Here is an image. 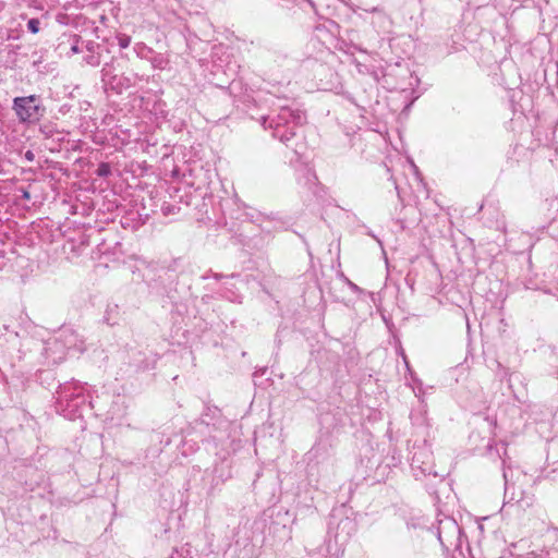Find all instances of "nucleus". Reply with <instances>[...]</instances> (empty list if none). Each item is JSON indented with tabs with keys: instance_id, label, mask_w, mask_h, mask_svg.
I'll list each match as a JSON object with an SVG mask.
<instances>
[{
	"instance_id": "1",
	"label": "nucleus",
	"mask_w": 558,
	"mask_h": 558,
	"mask_svg": "<svg viewBox=\"0 0 558 558\" xmlns=\"http://www.w3.org/2000/svg\"><path fill=\"white\" fill-rule=\"evenodd\" d=\"M252 119L257 120L265 130L270 131L274 138L294 153H299L295 140L299 130L305 123V112L289 106H280L278 109H271L268 113L252 116Z\"/></svg>"
},
{
	"instance_id": "2",
	"label": "nucleus",
	"mask_w": 558,
	"mask_h": 558,
	"mask_svg": "<svg viewBox=\"0 0 558 558\" xmlns=\"http://www.w3.org/2000/svg\"><path fill=\"white\" fill-rule=\"evenodd\" d=\"M54 408L65 418L82 417L86 410L94 408L86 384L77 380L58 384Z\"/></svg>"
},
{
	"instance_id": "3",
	"label": "nucleus",
	"mask_w": 558,
	"mask_h": 558,
	"mask_svg": "<svg viewBox=\"0 0 558 558\" xmlns=\"http://www.w3.org/2000/svg\"><path fill=\"white\" fill-rule=\"evenodd\" d=\"M195 428L204 433V428L208 429V442H213L216 448L221 447L225 453L221 459H226L227 442L229 440V426L230 423L223 417L219 408L214 405H206L198 420L195 421Z\"/></svg>"
},
{
	"instance_id": "4",
	"label": "nucleus",
	"mask_w": 558,
	"mask_h": 558,
	"mask_svg": "<svg viewBox=\"0 0 558 558\" xmlns=\"http://www.w3.org/2000/svg\"><path fill=\"white\" fill-rule=\"evenodd\" d=\"M411 469L416 480H430V483H426V487L430 494H436L434 486L437 483H442L445 480V474L438 473L435 469L433 451L427 439H423V445L414 444Z\"/></svg>"
},
{
	"instance_id": "5",
	"label": "nucleus",
	"mask_w": 558,
	"mask_h": 558,
	"mask_svg": "<svg viewBox=\"0 0 558 558\" xmlns=\"http://www.w3.org/2000/svg\"><path fill=\"white\" fill-rule=\"evenodd\" d=\"M502 465L506 502L514 501L522 510L531 508L535 502L534 494L522 489V482L526 480V474L519 469L507 466L505 461Z\"/></svg>"
},
{
	"instance_id": "6",
	"label": "nucleus",
	"mask_w": 558,
	"mask_h": 558,
	"mask_svg": "<svg viewBox=\"0 0 558 558\" xmlns=\"http://www.w3.org/2000/svg\"><path fill=\"white\" fill-rule=\"evenodd\" d=\"M13 110L21 122L34 123L45 113V107L40 104V98L37 95H29L24 97H15L13 99Z\"/></svg>"
},
{
	"instance_id": "7",
	"label": "nucleus",
	"mask_w": 558,
	"mask_h": 558,
	"mask_svg": "<svg viewBox=\"0 0 558 558\" xmlns=\"http://www.w3.org/2000/svg\"><path fill=\"white\" fill-rule=\"evenodd\" d=\"M123 363L118 371L122 378H131L141 372L148 371L155 366V361L149 359L144 352L131 349L123 357Z\"/></svg>"
},
{
	"instance_id": "8",
	"label": "nucleus",
	"mask_w": 558,
	"mask_h": 558,
	"mask_svg": "<svg viewBox=\"0 0 558 558\" xmlns=\"http://www.w3.org/2000/svg\"><path fill=\"white\" fill-rule=\"evenodd\" d=\"M410 420L412 427L416 429V433L427 439L429 437V423L427 420V407L421 401L420 404L412 409L410 412Z\"/></svg>"
},
{
	"instance_id": "9",
	"label": "nucleus",
	"mask_w": 558,
	"mask_h": 558,
	"mask_svg": "<svg viewBox=\"0 0 558 558\" xmlns=\"http://www.w3.org/2000/svg\"><path fill=\"white\" fill-rule=\"evenodd\" d=\"M306 456L310 461L317 464L328 461L333 456V446L329 437H320Z\"/></svg>"
},
{
	"instance_id": "10",
	"label": "nucleus",
	"mask_w": 558,
	"mask_h": 558,
	"mask_svg": "<svg viewBox=\"0 0 558 558\" xmlns=\"http://www.w3.org/2000/svg\"><path fill=\"white\" fill-rule=\"evenodd\" d=\"M333 530V523H329V531ZM356 531V523L349 517L341 518L335 526V538L337 542H345Z\"/></svg>"
},
{
	"instance_id": "11",
	"label": "nucleus",
	"mask_w": 558,
	"mask_h": 558,
	"mask_svg": "<svg viewBox=\"0 0 558 558\" xmlns=\"http://www.w3.org/2000/svg\"><path fill=\"white\" fill-rule=\"evenodd\" d=\"M109 78L110 81L107 89H111L116 94H122L124 90L135 86L138 76L137 74H118L117 76H109Z\"/></svg>"
},
{
	"instance_id": "12",
	"label": "nucleus",
	"mask_w": 558,
	"mask_h": 558,
	"mask_svg": "<svg viewBox=\"0 0 558 558\" xmlns=\"http://www.w3.org/2000/svg\"><path fill=\"white\" fill-rule=\"evenodd\" d=\"M82 45H84V51L86 52L85 63L94 68L98 66L101 63L102 45L94 40L82 41Z\"/></svg>"
},
{
	"instance_id": "13",
	"label": "nucleus",
	"mask_w": 558,
	"mask_h": 558,
	"mask_svg": "<svg viewBox=\"0 0 558 558\" xmlns=\"http://www.w3.org/2000/svg\"><path fill=\"white\" fill-rule=\"evenodd\" d=\"M319 181L314 170L305 168L299 179V184L305 187L310 193L318 185Z\"/></svg>"
},
{
	"instance_id": "14",
	"label": "nucleus",
	"mask_w": 558,
	"mask_h": 558,
	"mask_svg": "<svg viewBox=\"0 0 558 558\" xmlns=\"http://www.w3.org/2000/svg\"><path fill=\"white\" fill-rule=\"evenodd\" d=\"M440 526L438 529V539L441 543V545H445L442 533L445 530L452 532V534H460V527L458 526L457 522L454 520H447L445 522H440Z\"/></svg>"
},
{
	"instance_id": "15",
	"label": "nucleus",
	"mask_w": 558,
	"mask_h": 558,
	"mask_svg": "<svg viewBox=\"0 0 558 558\" xmlns=\"http://www.w3.org/2000/svg\"><path fill=\"white\" fill-rule=\"evenodd\" d=\"M63 37L68 38V41L71 43L70 51L72 54L80 53L84 51V45H82L81 36L78 35H66L64 34Z\"/></svg>"
},
{
	"instance_id": "16",
	"label": "nucleus",
	"mask_w": 558,
	"mask_h": 558,
	"mask_svg": "<svg viewBox=\"0 0 558 558\" xmlns=\"http://www.w3.org/2000/svg\"><path fill=\"white\" fill-rule=\"evenodd\" d=\"M118 74L114 72L113 62L105 63L101 69V81L107 88L109 86V76H117Z\"/></svg>"
},
{
	"instance_id": "17",
	"label": "nucleus",
	"mask_w": 558,
	"mask_h": 558,
	"mask_svg": "<svg viewBox=\"0 0 558 558\" xmlns=\"http://www.w3.org/2000/svg\"><path fill=\"white\" fill-rule=\"evenodd\" d=\"M160 211L165 217L179 215L181 211V206L173 203L163 202L160 206Z\"/></svg>"
},
{
	"instance_id": "18",
	"label": "nucleus",
	"mask_w": 558,
	"mask_h": 558,
	"mask_svg": "<svg viewBox=\"0 0 558 558\" xmlns=\"http://www.w3.org/2000/svg\"><path fill=\"white\" fill-rule=\"evenodd\" d=\"M541 558H558V536L550 546L542 550Z\"/></svg>"
},
{
	"instance_id": "19",
	"label": "nucleus",
	"mask_w": 558,
	"mask_h": 558,
	"mask_svg": "<svg viewBox=\"0 0 558 558\" xmlns=\"http://www.w3.org/2000/svg\"><path fill=\"white\" fill-rule=\"evenodd\" d=\"M315 37L319 40L323 39L324 45H326L328 40L332 41V35L322 25L315 27Z\"/></svg>"
},
{
	"instance_id": "20",
	"label": "nucleus",
	"mask_w": 558,
	"mask_h": 558,
	"mask_svg": "<svg viewBox=\"0 0 558 558\" xmlns=\"http://www.w3.org/2000/svg\"><path fill=\"white\" fill-rule=\"evenodd\" d=\"M96 174L100 178H107L111 174V167L108 162H100L96 170Z\"/></svg>"
},
{
	"instance_id": "21",
	"label": "nucleus",
	"mask_w": 558,
	"mask_h": 558,
	"mask_svg": "<svg viewBox=\"0 0 558 558\" xmlns=\"http://www.w3.org/2000/svg\"><path fill=\"white\" fill-rule=\"evenodd\" d=\"M40 24L39 19H31L27 22V31L32 34H37L40 31Z\"/></svg>"
},
{
	"instance_id": "22",
	"label": "nucleus",
	"mask_w": 558,
	"mask_h": 558,
	"mask_svg": "<svg viewBox=\"0 0 558 558\" xmlns=\"http://www.w3.org/2000/svg\"><path fill=\"white\" fill-rule=\"evenodd\" d=\"M151 64L155 69L163 70L166 68L167 60L162 54H157L151 59Z\"/></svg>"
},
{
	"instance_id": "23",
	"label": "nucleus",
	"mask_w": 558,
	"mask_h": 558,
	"mask_svg": "<svg viewBox=\"0 0 558 558\" xmlns=\"http://www.w3.org/2000/svg\"><path fill=\"white\" fill-rule=\"evenodd\" d=\"M44 61L43 51H34L32 53V65L39 70L40 64Z\"/></svg>"
},
{
	"instance_id": "24",
	"label": "nucleus",
	"mask_w": 558,
	"mask_h": 558,
	"mask_svg": "<svg viewBox=\"0 0 558 558\" xmlns=\"http://www.w3.org/2000/svg\"><path fill=\"white\" fill-rule=\"evenodd\" d=\"M118 310V306L114 305L113 307H109L107 308L106 311V315L104 317L105 322L111 326L116 325L117 324V320L112 318V312H117Z\"/></svg>"
},
{
	"instance_id": "25",
	"label": "nucleus",
	"mask_w": 558,
	"mask_h": 558,
	"mask_svg": "<svg viewBox=\"0 0 558 558\" xmlns=\"http://www.w3.org/2000/svg\"><path fill=\"white\" fill-rule=\"evenodd\" d=\"M311 193L313 194V196L319 199L324 198L326 195L325 187L320 183H318V185H316Z\"/></svg>"
},
{
	"instance_id": "26",
	"label": "nucleus",
	"mask_w": 558,
	"mask_h": 558,
	"mask_svg": "<svg viewBox=\"0 0 558 558\" xmlns=\"http://www.w3.org/2000/svg\"><path fill=\"white\" fill-rule=\"evenodd\" d=\"M118 44L121 48H128L131 44V37L125 35V34H122V35H119L118 36Z\"/></svg>"
},
{
	"instance_id": "27",
	"label": "nucleus",
	"mask_w": 558,
	"mask_h": 558,
	"mask_svg": "<svg viewBox=\"0 0 558 558\" xmlns=\"http://www.w3.org/2000/svg\"><path fill=\"white\" fill-rule=\"evenodd\" d=\"M53 374L50 371H44L39 373V380L41 384L49 383V380H53Z\"/></svg>"
},
{
	"instance_id": "28",
	"label": "nucleus",
	"mask_w": 558,
	"mask_h": 558,
	"mask_svg": "<svg viewBox=\"0 0 558 558\" xmlns=\"http://www.w3.org/2000/svg\"><path fill=\"white\" fill-rule=\"evenodd\" d=\"M24 158H25L27 161H29V162L34 161V159H35V154H34V151H33V150H29V149H28V150H26V151L24 153Z\"/></svg>"
},
{
	"instance_id": "29",
	"label": "nucleus",
	"mask_w": 558,
	"mask_h": 558,
	"mask_svg": "<svg viewBox=\"0 0 558 558\" xmlns=\"http://www.w3.org/2000/svg\"><path fill=\"white\" fill-rule=\"evenodd\" d=\"M58 345H59V341L57 339H54L53 341H49L46 343L45 350L48 352L49 350H52V347H58Z\"/></svg>"
},
{
	"instance_id": "30",
	"label": "nucleus",
	"mask_w": 558,
	"mask_h": 558,
	"mask_svg": "<svg viewBox=\"0 0 558 558\" xmlns=\"http://www.w3.org/2000/svg\"><path fill=\"white\" fill-rule=\"evenodd\" d=\"M301 4H307L308 7H311L314 11H316V5L315 3L312 1V0H302V3ZM303 8V5H301Z\"/></svg>"
},
{
	"instance_id": "31",
	"label": "nucleus",
	"mask_w": 558,
	"mask_h": 558,
	"mask_svg": "<svg viewBox=\"0 0 558 558\" xmlns=\"http://www.w3.org/2000/svg\"><path fill=\"white\" fill-rule=\"evenodd\" d=\"M210 276H211L213 278L217 279V280H219V279H221V278L223 277L221 274H217V272H213V271H210V275H206V276H204V278H205V279H207V278H209Z\"/></svg>"
},
{
	"instance_id": "32",
	"label": "nucleus",
	"mask_w": 558,
	"mask_h": 558,
	"mask_svg": "<svg viewBox=\"0 0 558 558\" xmlns=\"http://www.w3.org/2000/svg\"><path fill=\"white\" fill-rule=\"evenodd\" d=\"M22 197L26 201L31 199V193L26 190H22Z\"/></svg>"
},
{
	"instance_id": "33",
	"label": "nucleus",
	"mask_w": 558,
	"mask_h": 558,
	"mask_svg": "<svg viewBox=\"0 0 558 558\" xmlns=\"http://www.w3.org/2000/svg\"><path fill=\"white\" fill-rule=\"evenodd\" d=\"M558 445V441L557 440H551L549 441V445H548V453L550 452L551 449H554L556 446Z\"/></svg>"
},
{
	"instance_id": "34",
	"label": "nucleus",
	"mask_w": 558,
	"mask_h": 558,
	"mask_svg": "<svg viewBox=\"0 0 558 558\" xmlns=\"http://www.w3.org/2000/svg\"><path fill=\"white\" fill-rule=\"evenodd\" d=\"M169 558H181V556L179 555L178 550H173V553L170 555Z\"/></svg>"
},
{
	"instance_id": "35",
	"label": "nucleus",
	"mask_w": 558,
	"mask_h": 558,
	"mask_svg": "<svg viewBox=\"0 0 558 558\" xmlns=\"http://www.w3.org/2000/svg\"><path fill=\"white\" fill-rule=\"evenodd\" d=\"M349 284H350L351 289H353V290H357L359 289V287L356 284H354L353 282H351V281H349Z\"/></svg>"
},
{
	"instance_id": "36",
	"label": "nucleus",
	"mask_w": 558,
	"mask_h": 558,
	"mask_svg": "<svg viewBox=\"0 0 558 558\" xmlns=\"http://www.w3.org/2000/svg\"><path fill=\"white\" fill-rule=\"evenodd\" d=\"M220 477V481L221 482H225L226 478L230 477V473L228 472L227 476L226 477H222V474L221 475H218Z\"/></svg>"
},
{
	"instance_id": "37",
	"label": "nucleus",
	"mask_w": 558,
	"mask_h": 558,
	"mask_svg": "<svg viewBox=\"0 0 558 558\" xmlns=\"http://www.w3.org/2000/svg\"><path fill=\"white\" fill-rule=\"evenodd\" d=\"M444 541H445V545H444V546H446V545H447V542H448V544H449V545H452V542H451V541H449L448 538H447V539H445V538H444Z\"/></svg>"
},
{
	"instance_id": "38",
	"label": "nucleus",
	"mask_w": 558,
	"mask_h": 558,
	"mask_svg": "<svg viewBox=\"0 0 558 558\" xmlns=\"http://www.w3.org/2000/svg\"><path fill=\"white\" fill-rule=\"evenodd\" d=\"M444 541H445V545H444V546H446V545H447V542H448V544H449V545H452V542H451V541H449L448 538H447V539H445V538H444Z\"/></svg>"
},
{
	"instance_id": "39",
	"label": "nucleus",
	"mask_w": 558,
	"mask_h": 558,
	"mask_svg": "<svg viewBox=\"0 0 558 558\" xmlns=\"http://www.w3.org/2000/svg\"><path fill=\"white\" fill-rule=\"evenodd\" d=\"M218 471H219V468H218V465H216L215 469H214V473L217 474Z\"/></svg>"
}]
</instances>
